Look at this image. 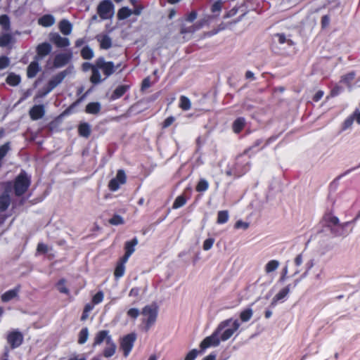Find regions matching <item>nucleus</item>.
Wrapping results in <instances>:
<instances>
[{"mask_svg":"<svg viewBox=\"0 0 360 360\" xmlns=\"http://www.w3.org/2000/svg\"><path fill=\"white\" fill-rule=\"evenodd\" d=\"M240 327V323L237 320L229 319L222 322L217 328L221 341L229 340Z\"/></svg>","mask_w":360,"mask_h":360,"instance_id":"1","label":"nucleus"},{"mask_svg":"<svg viewBox=\"0 0 360 360\" xmlns=\"http://www.w3.org/2000/svg\"><path fill=\"white\" fill-rule=\"evenodd\" d=\"M158 311V309L155 304L147 305L143 309L142 315L147 329L150 328L156 321Z\"/></svg>","mask_w":360,"mask_h":360,"instance_id":"2","label":"nucleus"},{"mask_svg":"<svg viewBox=\"0 0 360 360\" xmlns=\"http://www.w3.org/2000/svg\"><path fill=\"white\" fill-rule=\"evenodd\" d=\"M98 13L103 20L110 18L114 14V7L112 2L109 0L101 1L98 6Z\"/></svg>","mask_w":360,"mask_h":360,"instance_id":"3","label":"nucleus"},{"mask_svg":"<svg viewBox=\"0 0 360 360\" xmlns=\"http://www.w3.org/2000/svg\"><path fill=\"white\" fill-rule=\"evenodd\" d=\"M126 181L127 176L124 171L120 169L117 171L116 176L109 181L108 188L111 191H116L121 186L124 185Z\"/></svg>","mask_w":360,"mask_h":360,"instance_id":"4","label":"nucleus"},{"mask_svg":"<svg viewBox=\"0 0 360 360\" xmlns=\"http://www.w3.org/2000/svg\"><path fill=\"white\" fill-rule=\"evenodd\" d=\"M30 185V179L28 176L24 174H20L16 179L15 182V192L18 195L23 194Z\"/></svg>","mask_w":360,"mask_h":360,"instance_id":"5","label":"nucleus"},{"mask_svg":"<svg viewBox=\"0 0 360 360\" xmlns=\"http://www.w3.org/2000/svg\"><path fill=\"white\" fill-rule=\"evenodd\" d=\"M135 340L136 335L133 333L128 334L121 339L120 348L123 351L124 356H127L131 352Z\"/></svg>","mask_w":360,"mask_h":360,"instance_id":"6","label":"nucleus"},{"mask_svg":"<svg viewBox=\"0 0 360 360\" xmlns=\"http://www.w3.org/2000/svg\"><path fill=\"white\" fill-rule=\"evenodd\" d=\"M221 341L218 333L215 330L210 336L205 338L200 343V347L205 350L211 347H217Z\"/></svg>","mask_w":360,"mask_h":360,"instance_id":"7","label":"nucleus"},{"mask_svg":"<svg viewBox=\"0 0 360 360\" xmlns=\"http://www.w3.org/2000/svg\"><path fill=\"white\" fill-rule=\"evenodd\" d=\"M111 340H112V338L108 330H100L95 334L93 346L96 347L98 345H105Z\"/></svg>","mask_w":360,"mask_h":360,"instance_id":"8","label":"nucleus"},{"mask_svg":"<svg viewBox=\"0 0 360 360\" xmlns=\"http://www.w3.org/2000/svg\"><path fill=\"white\" fill-rule=\"evenodd\" d=\"M23 337L18 331H12L7 335L8 343L14 349L18 347L22 342Z\"/></svg>","mask_w":360,"mask_h":360,"instance_id":"9","label":"nucleus"},{"mask_svg":"<svg viewBox=\"0 0 360 360\" xmlns=\"http://www.w3.org/2000/svg\"><path fill=\"white\" fill-rule=\"evenodd\" d=\"M49 39L56 46L63 48L70 45V41L66 37H63L57 33H51L49 35Z\"/></svg>","mask_w":360,"mask_h":360,"instance_id":"10","label":"nucleus"},{"mask_svg":"<svg viewBox=\"0 0 360 360\" xmlns=\"http://www.w3.org/2000/svg\"><path fill=\"white\" fill-rule=\"evenodd\" d=\"M117 351V345L112 340L108 342L107 344L103 345L102 355L105 359H110L114 356Z\"/></svg>","mask_w":360,"mask_h":360,"instance_id":"11","label":"nucleus"},{"mask_svg":"<svg viewBox=\"0 0 360 360\" xmlns=\"http://www.w3.org/2000/svg\"><path fill=\"white\" fill-rule=\"evenodd\" d=\"M96 66L103 71L105 77L110 75L114 71L113 63L110 62H105L103 58H99L96 61Z\"/></svg>","mask_w":360,"mask_h":360,"instance_id":"12","label":"nucleus"},{"mask_svg":"<svg viewBox=\"0 0 360 360\" xmlns=\"http://www.w3.org/2000/svg\"><path fill=\"white\" fill-rule=\"evenodd\" d=\"M138 244V240L137 238H134L131 240L127 241L125 243L124 249H125V254L122 257L123 258L124 262H127L130 256L135 251V247Z\"/></svg>","mask_w":360,"mask_h":360,"instance_id":"13","label":"nucleus"},{"mask_svg":"<svg viewBox=\"0 0 360 360\" xmlns=\"http://www.w3.org/2000/svg\"><path fill=\"white\" fill-rule=\"evenodd\" d=\"M10 204V197L8 193H4L0 196V224L5 220L4 212Z\"/></svg>","mask_w":360,"mask_h":360,"instance_id":"14","label":"nucleus"},{"mask_svg":"<svg viewBox=\"0 0 360 360\" xmlns=\"http://www.w3.org/2000/svg\"><path fill=\"white\" fill-rule=\"evenodd\" d=\"M290 292L289 286H286L281 289L272 299L271 302V306L272 307H275L278 302H282L284 301L286 296L288 295Z\"/></svg>","mask_w":360,"mask_h":360,"instance_id":"15","label":"nucleus"},{"mask_svg":"<svg viewBox=\"0 0 360 360\" xmlns=\"http://www.w3.org/2000/svg\"><path fill=\"white\" fill-rule=\"evenodd\" d=\"M51 51V46L49 43H42L37 47V57L42 58L48 55Z\"/></svg>","mask_w":360,"mask_h":360,"instance_id":"16","label":"nucleus"},{"mask_svg":"<svg viewBox=\"0 0 360 360\" xmlns=\"http://www.w3.org/2000/svg\"><path fill=\"white\" fill-rule=\"evenodd\" d=\"M65 77V74L62 72L53 77L49 82V90L48 92L53 90L56 86H57L64 79Z\"/></svg>","mask_w":360,"mask_h":360,"instance_id":"17","label":"nucleus"},{"mask_svg":"<svg viewBox=\"0 0 360 360\" xmlns=\"http://www.w3.org/2000/svg\"><path fill=\"white\" fill-rule=\"evenodd\" d=\"M56 22L55 18L52 15H44L38 20L39 25L43 27H50Z\"/></svg>","mask_w":360,"mask_h":360,"instance_id":"18","label":"nucleus"},{"mask_svg":"<svg viewBox=\"0 0 360 360\" xmlns=\"http://www.w3.org/2000/svg\"><path fill=\"white\" fill-rule=\"evenodd\" d=\"M44 114V107L42 105H34L30 111V117L32 120H38Z\"/></svg>","mask_w":360,"mask_h":360,"instance_id":"19","label":"nucleus"},{"mask_svg":"<svg viewBox=\"0 0 360 360\" xmlns=\"http://www.w3.org/2000/svg\"><path fill=\"white\" fill-rule=\"evenodd\" d=\"M70 56L67 53H60L56 56L54 60V65L56 67H62L68 63Z\"/></svg>","mask_w":360,"mask_h":360,"instance_id":"20","label":"nucleus"},{"mask_svg":"<svg viewBox=\"0 0 360 360\" xmlns=\"http://www.w3.org/2000/svg\"><path fill=\"white\" fill-rule=\"evenodd\" d=\"M37 60V59H36L34 61H32L27 68V75L29 78L34 77L40 70L39 63Z\"/></svg>","mask_w":360,"mask_h":360,"instance_id":"21","label":"nucleus"},{"mask_svg":"<svg viewBox=\"0 0 360 360\" xmlns=\"http://www.w3.org/2000/svg\"><path fill=\"white\" fill-rule=\"evenodd\" d=\"M60 31L64 35H69L72 32V24L67 20H63L59 22L58 25Z\"/></svg>","mask_w":360,"mask_h":360,"instance_id":"22","label":"nucleus"},{"mask_svg":"<svg viewBox=\"0 0 360 360\" xmlns=\"http://www.w3.org/2000/svg\"><path fill=\"white\" fill-rule=\"evenodd\" d=\"M97 39L100 43L101 48L108 49L112 46V40L108 35H98Z\"/></svg>","mask_w":360,"mask_h":360,"instance_id":"23","label":"nucleus"},{"mask_svg":"<svg viewBox=\"0 0 360 360\" xmlns=\"http://www.w3.org/2000/svg\"><path fill=\"white\" fill-rule=\"evenodd\" d=\"M279 264L280 263L278 260L272 259L269 261L264 266L265 273L266 274H270L278 268Z\"/></svg>","mask_w":360,"mask_h":360,"instance_id":"24","label":"nucleus"},{"mask_svg":"<svg viewBox=\"0 0 360 360\" xmlns=\"http://www.w3.org/2000/svg\"><path fill=\"white\" fill-rule=\"evenodd\" d=\"M126 263L127 262H124L123 258H121L119 262L117 263L115 270V276L117 278H121L122 276H124Z\"/></svg>","mask_w":360,"mask_h":360,"instance_id":"25","label":"nucleus"},{"mask_svg":"<svg viewBox=\"0 0 360 360\" xmlns=\"http://www.w3.org/2000/svg\"><path fill=\"white\" fill-rule=\"evenodd\" d=\"M129 89V86L127 85H120L117 86L115 91H113L111 98L112 100H115L121 97Z\"/></svg>","mask_w":360,"mask_h":360,"instance_id":"26","label":"nucleus"},{"mask_svg":"<svg viewBox=\"0 0 360 360\" xmlns=\"http://www.w3.org/2000/svg\"><path fill=\"white\" fill-rule=\"evenodd\" d=\"M203 25V22H200L195 25H184V27L181 29V33L182 34H192L194 32H195L197 30L200 29Z\"/></svg>","mask_w":360,"mask_h":360,"instance_id":"27","label":"nucleus"},{"mask_svg":"<svg viewBox=\"0 0 360 360\" xmlns=\"http://www.w3.org/2000/svg\"><path fill=\"white\" fill-rule=\"evenodd\" d=\"M18 292V289L10 290L4 292L1 295V300L3 302H9L10 300H13V298H15L17 296Z\"/></svg>","mask_w":360,"mask_h":360,"instance_id":"28","label":"nucleus"},{"mask_svg":"<svg viewBox=\"0 0 360 360\" xmlns=\"http://www.w3.org/2000/svg\"><path fill=\"white\" fill-rule=\"evenodd\" d=\"M101 110V105L98 102L90 103L86 105V111L89 114H97Z\"/></svg>","mask_w":360,"mask_h":360,"instance_id":"29","label":"nucleus"},{"mask_svg":"<svg viewBox=\"0 0 360 360\" xmlns=\"http://www.w3.org/2000/svg\"><path fill=\"white\" fill-rule=\"evenodd\" d=\"M99 70L100 69L97 68L96 65L94 66V68H92V75L91 77V81L94 84L99 83L102 80L99 72Z\"/></svg>","mask_w":360,"mask_h":360,"instance_id":"30","label":"nucleus"},{"mask_svg":"<svg viewBox=\"0 0 360 360\" xmlns=\"http://www.w3.org/2000/svg\"><path fill=\"white\" fill-rule=\"evenodd\" d=\"M90 126L87 123H82L79 126V133L80 136L88 137L90 134Z\"/></svg>","mask_w":360,"mask_h":360,"instance_id":"31","label":"nucleus"},{"mask_svg":"<svg viewBox=\"0 0 360 360\" xmlns=\"http://www.w3.org/2000/svg\"><path fill=\"white\" fill-rule=\"evenodd\" d=\"M229 212L226 210L219 211L217 214V222L219 224H223L229 220Z\"/></svg>","mask_w":360,"mask_h":360,"instance_id":"32","label":"nucleus"},{"mask_svg":"<svg viewBox=\"0 0 360 360\" xmlns=\"http://www.w3.org/2000/svg\"><path fill=\"white\" fill-rule=\"evenodd\" d=\"M191 101L190 100L184 96H181L179 98V107L184 110H188L191 108Z\"/></svg>","mask_w":360,"mask_h":360,"instance_id":"33","label":"nucleus"},{"mask_svg":"<svg viewBox=\"0 0 360 360\" xmlns=\"http://www.w3.org/2000/svg\"><path fill=\"white\" fill-rule=\"evenodd\" d=\"M89 338V330L86 328H82L79 333L78 338V342L80 345L84 344Z\"/></svg>","mask_w":360,"mask_h":360,"instance_id":"34","label":"nucleus"},{"mask_svg":"<svg viewBox=\"0 0 360 360\" xmlns=\"http://www.w3.org/2000/svg\"><path fill=\"white\" fill-rule=\"evenodd\" d=\"M81 55L83 58L89 60L94 57V53L93 50L90 47L86 46L82 49Z\"/></svg>","mask_w":360,"mask_h":360,"instance_id":"35","label":"nucleus"},{"mask_svg":"<svg viewBox=\"0 0 360 360\" xmlns=\"http://www.w3.org/2000/svg\"><path fill=\"white\" fill-rule=\"evenodd\" d=\"M131 15V11L127 7H123L119 10L117 16L120 20H124L127 18Z\"/></svg>","mask_w":360,"mask_h":360,"instance_id":"36","label":"nucleus"},{"mask_svg":"<svg viewBox=\"0 0 360 360\" xmlns=\"http://www.w3.org/2000/svg\"><path fill=\"white\" fill-rule=\"evenodd\" d=\"M245 125V120L243 118L237 119L233 124V129L234 132H240Z\"/></svg>","mask_w":360,"mask_h":360,"instance_id":"37","label":"nucleus"},{"mask_svg":"<svg viewBox=\"0 0 360 360\" xmlns=\"http://www.w3.org/2000/svg\"><path fill=\"white\" fill-rule=\"evenodd\" d=\"M6 82L10 85L15 86L20 82V78L18 75L10 74L6 78Z\"/></svg>","mask_w":360,"mask_h":360,"instance_id":"38","label":"nucleus"},{"mask_svg":"<svg viewBox=\"0 0 360 360\" xmlns=\"http://www.w3.org/2000/svg\"><path fill=\"white\" fill-rule=\"evenodd\" d=\"M252 316V310L251 309H247L240 313V317L242 321H248Z\"/></svg>","mask_w":360,"mask_h":360,"instance_id":"39","label":"nucleus"},{"mask_svg":"<svg viewBox=\"0 0 360 360\" xmlns=\"http://www.w3.org/2000/svg\"><path fill=\"white\" fill-rule=\"evenodd\" d=\"M274 40L275 42H278L280 44H283L284 43H291L290 39H288L284 34H276L274 36Z\"/></svg>","mask_w":360,"mask_h":360,"instance_id":"40","label":"nucleus"},{"mask_svg":"<svg viewBox=\"0 0 360 360\" xmlns=\"http://www.w3.org/2000/svg\"><path fill=\"white\" fill-rule=\"evenodd\" d=\"M186 204V199L182 195L178 196L173 203V208L178 209Z\"/></svg>","mask_w":360,"mask_h":360,"instance_id":"41","label":"nucleus"},{"mask_svg":"<svg viewBox=\"0 0 360 360\" xmlns=\"http://www.w3.org/2000/svg\"><path fill=\"white\" fill-rule=\"evenodd\" d=\"M57 289L61 293H69V290L65 286V281L64 279H61L58 281L57 283Z\"/></svg>","mask_w":360,"mask_h":360,"instance_id":"42","label":"nucleus"},{"mask_svg":"<svg viewBox=\"0 0 360 360\" xmlns=\"http://www.w3.org/2000/svg\"><path fill=\"white\" fill-rule=\"evenodd\" d=\"M124 222V219L120 215H115L109 220L110 224L115 226L123 224Z\"/></svg>","mask_w":360,"mask_h":360,"instance_id":"43","label":"nucleus"},{"mask_svg":"<svg viewBox=\"0 0 360 360\" xmlns=\"http://www.w3.org/2000/svg\"><path fill=\"white\" fill-rule=\"evenodd\" d=\"M354 120V117L352 114L343 122L342 130H347V129H349L352 127V125L353 124Z\"/></svg>","mask_w":360,"mask_h":360,"instance_id":"44","label":"nucleus"},{"mask_svg":"<svg viewBox=\"0 0 360 360\" xmlns=\"http://www.w3.org/2000/svg\"><path fill=\"white\" fill-rule=\"evenodd\" d=\"M208 183L206 180H200L196 187V190L199 192L205 191L208 188Z\"/></svg>","mask_w":360,"mask_h":360,"instance_id":"45","label":"nucleus"},{"mask_svg":"<svg viewBox=\"0 0 360 360\" xmlns=\"http://www.w3.org/2000/svg\"><path fill=\"white\" fill-rule=\"evenodd\" d=\"M0 25L5 30H8L9 28V18L6 15H2L0 16Z\"/></svg>","mask_w":360,"mask_h":360,"instance_id":"46","label":"nucleus"},{"mask_svg":"<svg viewBox=\"0 0 360 360\" xmlns=\"http://www.w3.org/2000/svg\"><path fill=\"white\" fill-rule=\"evenodd\" d=\"M214 243V238L206 239L203 243V245H202L203 250L205 251L210 250L212 248Z\"/></svg>","mask_w":360,"mask_h":360,"instance_id":"47","label":"nucleus"},{"mask_svg":"<svg viewBox=\"0 0 360 360\" xmlns=\"http://www.w3.org/2000/svg\"><path fill=\"white\" fill-rule=\"evenodd\" d=\"M127 316L131 319H136L140 314V311L136 308H131L127 311Z\"/></svg>","mask_w":360,"mask_h":360,"instance_id":"48","label":"nucleus"},{"mask_svg":"<svg viewBox=\"0 0 360 360\" xmlns=\"http://www.w3.org/2000/svg\"><path fill=\"white\" fill-rule=\"evenodd\" d=\"M248 227H249V224L248 222L243 221L242 220H238L235 224V228L237 229L246 230Z\"/></svg>","mask_w":360,"mask_h":360,"instance_id":"49","label":"nucleus"},{"mask_svg":"<svg viewBox=\"0 0 360 360\" xmlns=\"http://www.w3.org/2000/svg\"><path fill=\"white\" fill-rule=\"evenodd\" d=\"M11 41V37L8 34H4L0 37V46H7Z\"/></svg>","mask_w":360,"mask_h":360,"instance_id":"50","label":"nucleus"},{"mask_svg":"<svg viewBox=\"0 0 360 360\" xmlns=\"http://www.w3.org/2000/svg\"><path fill=\"white\" fill-rule=\"evenodd\" d=\"M104 297V295L102 292H97L94 297H93V302L94 304H98L101 303Z\"/></svg>","mask_w":360,"mask_h":360,"instance_id":"51","label":"nucleus"},{"mask_svg":"<svg viewBox=\"0 0 360 360\" xmlns=\"http://www.w3.org/2000/svg\"><path fill=\"white\" fill-rule=\"evenodd\" d=\"M221 9V1H217L215 2L212 6V12L215 14V15H217L220 11Z\"/></svg>","mask_w":360,"mask_h":360,"instance_id":"52","label":"nucleus"},{"mask_svg":"<svg viewBox=\"0 0 360 360\" xmlns=\"http://www.w3.org/2000/svg\"><path fill=\"white\" fill-rule=\"evenodd\" d=\"M198 354V351L195 349L190 351L186 356L184 360H195Z\"/></svg>","mask_w":360,"mask_h":360,"instance_id":"53","label":"nucleus"},{"mask_svg":"<svg viewBox=\"0 0 360 360\" xmlns=\"http://www.w3.org/2000/svg\"><path fill=\"white\" fill-rule=\"evenodd\" d=\"M9 59L6 56H2L0 58V70L5 69L9 65Z\"/></svg>","mask_w":360,"mask_h":360,"instance_id":"54","label":"nucleus"},{"mask_svg":"<svg viewBox=\"0 0 360 360\" xmlns=\"http://www.w3.org/2000/svg\"><path fill=\"white\" fill-rule=\"evenodd\" d=\"M314 263L313 260H310L306 264V271L302 276V278L307 276L309 271L314 266Z\"/></svg>","mask_w":360,"mask_h":360,"instance_id":"55","label":"nucleus"},{"mask_svg":"<svg viewBox=\"0 0 360 360\" xmlns=\"http://www.w3.org/2000/svg\"><path fill=\"white\" fill-rule=\"evenodd\" d=\"M354 78V72H350L346 75H345L343 77H342V81L347 83V84H349V82L353 80Z\"/></svg>","mask_w":360,"mask_h":360,"instance_id":"56","label":"nucleus"},{"mask_svg":"<svg viewBox=\"0 0 360 360\" xmlns=\"http://www.w3.org/2000/svg\"><path fill=\"white\" fill-rule=\"evenodd\" d=\"M174 117H167L164 123H163V127H168L169 126H170L174 122Z\"/></svg>","mask_w":360,"mask_h":360,"instance_id":"57","label":"nucleus"},{"mask_svg":"<svg viewBox=\"0 0 360 360\" xmlns=\"http://www.w3.org/2000/svg\"><path fill=\"white\" fill-rule=\"evenodd\" d=\"M197 18V13L194 11L189 13L186 18V22H192Z\"/></svg>","mask_w":360,"mask_h":360,"instance_id":"58","label":"nucleus"},{"mask_svg":"<svg viewBox=\"0 0 360 360\" xmlns=\"http://www.w3.org/2000/svg\"><path fill=\"white\" fill-rule=\"evenodd\" d=\"M37 251L42 253L46 252L48 251V246L43 243H39L37 246Z\"/></svg>","mask_w":360,"mask_h":360,"instance_id":"59","label":"nucleus"},{"mask_svg":"<svg viewBox=\"0 0 360 360\" xmlns=\"http://www.w3.org/2000/svg\"><path fill=\"white\" fill-rule=\"evenodd\" d=\"M302 262H303V259H302V255H298L297 256H296V257L294 259V264H295V266H301Z\"/></svg>","mask_w":360,"mask_h":360,"instance_id":"60","label":"nucleus"},{"mask_svg":"<svg viewBox=\"0 0 360 360\" xmlns=\"http://www.w3.org/2000/svg\"><path fill=\"white\" fill-rule=\"evenodd\" d=\"M139 294V289L137 288H132L129 292V296L136 297Z\"/></svg>","mask_w":360,"mask_h":360,"instance_id":"61","label":"nucleus"},{"mask_svg":"<svg viewBox=\"0 0 360 360\" xmlns=\"http://www.w3.org/2000/svg\"><path fill=\"white\" fill-rule=\"evenodd\" d=\"M353 116L354 117V120H356V122L358 124H360V111L359 110H355L353 113H352Z\"/></svg>","mask_w":360,"mask_h":360,"instance_id":"62","label":"nucleus"},{"mask_svg":"<svg viewBox=\"0 0 360 360\" xmlns=\"http://www.w3.org/2000/svg\"><path fill=\"white\" fill-rule=\"evenodd\" d=\"M92 68L94 67L89 63H84L82 65V68L84 71L92 70Z\"/></svg>","mask_w":360,"mask_h":360,"instance_id":"63","label":"nucleus"},{"mask_svg":"<svg viewBox=\"0 0 360 360\" xmlns=\"http://www.w3.org/2000/svg\"><path fill=\"white\" fill-rule=\"evenodd\" d=\"M215 359H216V354H210L203 359V360H215Z\"/></svg>","mask_w":360,"mask_h":360,"instance_id":"64","label":"nucleus"}]
</instances>
